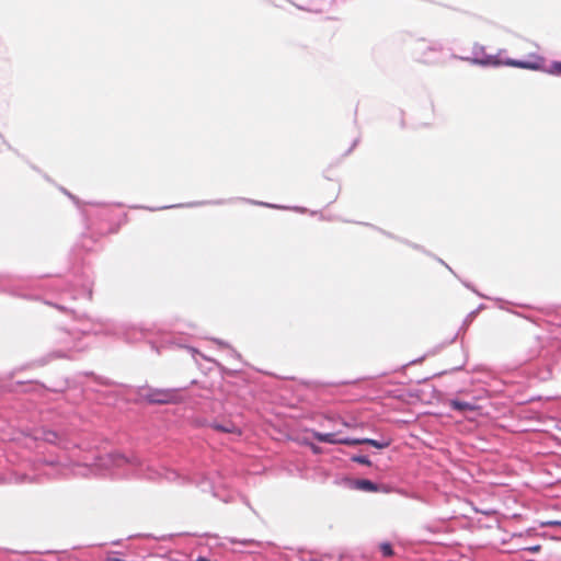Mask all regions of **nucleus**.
<instances>
[{"mask_svg":"<svg viewBox=\"0 0 561 561\" xmlns=\"http://www.w3.org/2000/svg\"><path fill=\"white\" fill-rule=\"evenodd\" d=\"M140 396L152 404H178L183 401V397L178 389L144 388Z\"/></svg>","mask_w":561,"mask_h":561,"instance_id":"f257e3e1","label":"nucleus"},{"mask_svg":"<svg viewBox=\"0 0 561 561\" xmlns=\"http://www.w3.org/2000/svg\"><path fill=\"white\" fill-rule=\"evenodd\" d=\"M473 64L482 65V66H499L501 64L523 69H538L539 64L537 61H523V60H516V59H507L503 62L499 61L495 57L489 56L485 59H473Z\"/></svg>","mask_w":561,"mask_h":561,"instance_id":"f03ea898","label":"nucleus"},{"mask_svg":"<svg viewBox=\"0 0 561 561\" xmlns=\"http://www.w3.org/2000/svg\"><path fill=\"white\" fill-rule=\"evenodd\" d=\"M342 432L337 431L334 433H320V432H312V436L321 443H328V444H342V445H350L352 446V438L348 437H342Z\"/></svg>","mask_w":561,"mask_h":561,"instance_id":"7ed1b4c3","label":"nucleus"},{"mask_svg":"<svg viewBox=\"0 0 561 561\" xmlns=\"http://www.w3.org/2000/svg\"><path fill=\"white\" fill-rule=\"evenodd\" d=\"M448 407L451 408L455 411H474L477 409L476 403L462 401L458 399H451L448 401Z\"/></svg>","mask_w":561,"mask_h":561,"instance_id":"20e7f679","label":"nucleus"},{"mask_svg":"<svg viewBox=\"0 0 561 561\" xmlns=\"http://www.w3.org/2000/svg\"><path fill=\"white\" fill-rule=\"evenodd\" d=\"M370 445L375 448H378V449H383V448H387L389 445H390V440H382V442H379V440H376V439H370V438H352V446H355V445Z\"/></svg>","mask_w":561,"mask_h":561,"instance_id":"39448f33","label":"nucleus"},{"mask_svg":"<svg viewBox=\"0 0 561 561\" xmlns=\"http://www.w3.org/2000/svg\"><path fill=\"white\" fill-rule=\"evenodd\" d=\"M211 428H214L217 432H222V433H231V434H238V435L241 434L240 430L234 424H232L230 422H228L226 424L214 423V424H211Z\"/></svg>","mask_w":561,"mask_h":561,"instance_id":"423d86ee","label":"nucleus"},{"mask_svg":"<svg viewBox=\"0 0 561 561\" xmlns=\"http://www.w3.org/2000/svg\"><path fill=\"white\" fill-rule=\"evenodd\" d=\"M355 488L365 492H377L379 490L376 483L366 479L356 480Z\"/></svg>","mask_w":561,"mask_h":561,"instance_id":"0eeeda50","label":"nucleus"},{"mask_svg":"<svg viewBox=\"0 0 561 561\" xmlns=\"http://www.w3.org/2000/svg\"><path fill=\"white\" fill-rule=\"evenodd\" d=\"M549 73L561 76V61H554L551 64Z\"/></svg>","mask_w":561,"mask_h":561,"instance_id":"6e6552de","label":"nucleus"},{"mask_svg":"<svg viewBox=\"0 0 561 561\" xmlns=\"http://www.w3.org/2000/svg\"><path fill=\"white\" fill-rule=\"evenodd\" d=\"M352 460L355 461V462L365 465V466H370L371 465V462H370V460H369V458L367 456H354L352 458Z\"/></svg>","mask_w":561,"mask_h":561,"instance_id":"1a4fd4ad","label":"nucleus"},{"mask_svg":"<svg viewBox=\"0 0 561 561\" xmlns=\"http://www.w3.org/2000/svg\"><path fill=\"white\" fill-rule=\"evenodd\" d=\"M380 549H381L382 554L386 557H390L393 554V550L389 543H382L380 546Z\"/></svg>","mask_w":561,"mask_h":561,"instance_id":"9d476101","label":"nucleus"},{"mask_svg":"<svg viewBox=\"0 0 561 561\" xmlns=\"http://www.w3.org/2000/svg\"><path fill=\"white\" fill-rule=\"evenodd\" d=\"M551 526H561V520H553L548 523Z\"/></svg>","mask_w":561,"mask_h":561,"instance_id":"9b49d317","label":"nucleus"},{"mask_svg":"<svg viewBox=\"0 0 561 561\" xmlns=\"http://www.w3.org/2000/svg\"><path fill=\"white\" fill-rule=\"evenodd\" d=\"M540 547L539 546H536V547H533V548H529L530 551L533 552H537L539 551Z\"/></svg>","mask_w":561,"mask_h":561,"instance_id":"f8f14e48","label":"nucleus"},{"mask_svg":"<svg viewBox=\"0 0 561 561\" xmlns=\"http://www.w3.org/2000/svg\"><path fill=\"white\" fill-rule=\"evenodd\" d=\"M311 448L314 453H318L319 451V448L316 446V445H311Z\"/></svg>","mask_w":561,"mask_h":561,"instance_id":"ddd939ff","label":"nucleus"},{"mask_svg":"<svg viewBox=\"0 0 561 561\" xmlns=\"http://www.w3.org/2000/svg\"><path fill=\"white\" fill-rule=\"evenodd\" d=\"M198 561H206L205 559L201 558Z\"/></svg>","mask_w":561,"mask_h":561,"instance_id":"4468645a","label":"nucleus"}]
</instances>
